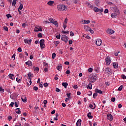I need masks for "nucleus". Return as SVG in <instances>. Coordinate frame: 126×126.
<instances>
[{
  "label": "nucleus",
  "instance_id": "1",
  "mask_svg": "<svg viewBox=\"0 0 126 126\" xmlns=\"http://www.w3.org/2000/svg\"><path fill=\"white\" fill-rule=\"evenodd\" d=\"M57 8L58 10H60V11H66V10H67V7H66L64 4L59 5L57 6Z\"/></svg>",
  "mask_w": 126,
  "mask_h": 126
},
{
  "label": "nucleus",
  "instance_id": "2",
  "mask_svg": "<svg viewBox=\"0 0 126 126\" xmlns=\"http://www.w3.org/2000/svg\"><path fill=\"white\" fill-rule=\"evenodd\" d=\"M120 14V11H119V9L118 8H114V13H112L111 15V17L112 18H115L117 15H119Z\"/></svg>",
  "mask_w": 126,
  "mask_h": 126
},
{
  "label": "nucleus",
  "instance_id": "3",
  "mask_svg": "<svg viewBox=\"0 0 126 126\" xmlns=\"http://www.w3.org/2000/svg\"><path fill=\"white\" fill-rule=\"evenodd\" d=\"M39 44L41 49H44L45 48V40L41 39L39 41Z\"/></svg>",
  "mask_w": 126,
  "mask_h": 126
},
{
  "label": "nucleus",
  "instance_id": "4",
  "mask_svg": "<svg viewBox=\"0 0 126 126\" xmlns=\"http://www.w3.org/2000/svg\"><path fill=\"white\" fill-rule=\"evenodd\" d=\"M61 40L65 42V43H67V41H68V37L64 35H62Z\"/></svg>",
  "mask_w": 126,
  "mask_h": 126
},
{
  "label": "nucleus",
  "instance_id": "5",
  "mask_svg": "<svg viewBox=\"0 0 126 126\" xmlns=\"http://www.w3.org/2000/svg\"><path fill=\"white\" fill-rule=\"evenodd\" d=\"M112 69L110 68H106L105 69V73H107L108 76L112 75Z\"/></svg>",
  "mask_w": 126,
  "mask_h": 126
},
{
  "label": "nucleus",
  "instance_id": "6",
  "mask_svg": "<svg viewBox=\"0 0 126 126\" xmlns=\"http://www.w3.org/2000/svg\"><path fill=\"white\" fill-rule=\"evenodd\" d=\"M34 75L31 73V72H29L28 74V76L29 77L28 79L30 80V84H32V82L31 81V77H33Z\"/></svg>",
  "mask_w": 126,
  "mask_h": 126
},
{
  "label": "nucleus",
  "instance_id": "7",
  "mask_svg": "<svg viewBox=\"0 0 126 126\" xmlns=\"http://www.w3.org/2000/svg\"><path fill=\"white\" fill-rule=\"evenodd\" d=\"M39 31L42 32V31H43V29L41 28V27L38 26H35V28L34 29V32H39Z\"/></svg>",
  "mask_w": 126,
  "mask_h": 126
},
{
  "label": "nucleus",
  "instance_id": "8",
  "mask_svg": "<svg viewBox=\"0 0 126 126\" xmlns=\"http://www.w3.org/2000/svg\"><path fill=\"white\" fill-rule=\"evenodd\" d=\"M94 12H103V8L99 9L97 7H94Z\"/></svg>",
  "mask_w": 126,
  "mask_h": 126
},
{
  "label": "nucleus",
  "instance_id": "9",
  "mask_svg": "<svg viewBox=\"0 0 126 126\" xmlns=\"http://www.w3.org/2000/svg\"><path fill=\"white\" fill-rule=\"evenodd\" d=\"M105 63L107 65H109L111 63V59H110V57L108 56L105 59Z\"/></svg>",
  "mask_w": 126,
  "mask_h": 126
},
{
  "label": "nucleus",
  "instance_id": "10",
  "mask_svg": "<svg viewBox=\"0 0 126 126\" xmlns=\"http://www.w3.org/2000/svg\"><path fill=\"white\" fill-rule=\"evenodd\" d=\"M107 120H109V121H113L114 117L112 116V114L108 113L107 115Z\"/></svg>",
  "mask_w": 126,
  "mask_h": 126
},
{
  "label": "nucleus",
  "instance_id": "11",
  "mask_svg": "<svg viewBox=\"0 0 126 126\" xmlns=\"http://www.w3.org/2000/svg\"><path fill=\"white\" fill-rule=\"evenodd\" d=\"M84 28L85 29H86V31H87L88 30H89V31H90V32H91V33L92 34L94 33V31L92 30H91V29H90V27H89V26H84Z\"/></svg>",
  "mask_w": 126,
  "mask_h": 126
},
{
  "label": "nucleus",
  "instance_id": "12",
  "mask_svg": "<svg viewBox=\"0 0 126 126\" xmlns=\"http://www.w3.org/2000/svg\"><path fill=\"white\" fill-rule=\"evenodd\" d=\"M68 21V20L67 19V18H65L63 24V28L64 30H65V29L66 28V24H67Z\"/></svg>",
  "mask_w": 126,
  "mask_h": 126
},
{
  "label": "nucleus",
  "instance_id": "13",
  "mask_svg": "<svg viewBox=\"0 0 126 126\" xmlns=\"http://www.w3.org/2000/svg\"><path fill=\"white\" fill-rule=\"evenodd\" d=\"M106 32L108 34H109L110 35H112V34H114L115 33V31H114V30H111L110 29H108L107 30Z\"/></svg>",
  "mask_w": 126,
  "mask_h": 126
},
{
  "label": "nucleus",
  "instance_id": "14",
  "mask_svg": "<svg viewBox=\"0 0 126 126\" xmlns=\"http://www.w3.org/2000/svg\"><path fill=\"white\" fill-rule=\"evenodd\" d=\"M95 44L97 46H101V44H102V40L100 39H96Z\"/></svg>",
  "mask_w": 126,
  "mask_h": 126
},
{
  "label": "nucleus",
  "instance_id": "15",
  "mask_svg": "<svg viewBox=\"0 0 126 126\" xmlns=\"http://www.w3.org/2000/svg\"><path fill=\"white\" fill-rule=\"evenodd\" d=\"M88 79L91 82H95V81H96V77L93 76L91 78H89Z\"/></svg>",
  "mask_w": 126,
  "mask_h": 126
},
{
  "label": "nucleus",
  "instance_id": "16",
  "mask_svg": "<svg viewBox=\"0 0 126 126\" xmlns=\"http://www.w3.org/2000/svg\"><path fill=\"white\" fill-rule=\"evenodd\" d=\"M81 24H89L90 20H84L81 22Z\"/></svg>",
  "mask_w": 126,
  "mask_h": 126
},
{
  "label": "nucleus",
  "instance_id": "17",
  "mask_svg": "<svg viewBox=\"0 0 126 126\" xmlns=\"http://www.w3.org/2000/svg\"><path fill=\"white\" fill-rule=\"evenodd\" d=\"M8 76L10 79H12V80H13V79H15V77H14V74H9Z\"/></svg>",
  "mask_w": 126,
  "mask_h": 126
},
{
  "label": "nucleus",
  "instance_id": "18",
  "mask_svg": "<svg viewBox=\"0 0 126 126\" xmlns=\"http://www.w3.org/2000/svg\"><path fill=\"white\" fill-rule=\"evenodd\" d=\"M81 126V119H79L76 123V126Z\"/></svg>",
  "mask_w": 126,
  "mask_h": 126
},
{
  "label": "nucleus",
  "instance_id": "19",
  "mask_svg": "<svg viewBox=\"0 0 126 126\" xmlns=\"http://www.w3.org/2000/svg\"><path fill=\"white\" fill-rule=\"evenodd\" d=\"M95 92L96 93H98L99 94H102L103 93V92H102V91L98 89H95Z\"/></svg>",
  "mask_w": 126,
  "mask_h": 126
},
{
  "label": "nucleus",
  "instance_id": "20",
  "mask_svg": "<svg viewBox=\"0 0 126 126\" xmlns=\"http://www.w3.org/2000/svg\"><path fill=\"white\" fill-rule=\"evenodd\" d=\"M26 64L29 65V66H32V62L30 61H29L26 63Z\"/></svg>",
  "mask_w": 126,
  "mask_h": 126
},
{
  "label": "nucleus",
  "instance_id": "21",
  "mask_svg": "<svg viewBox=\"0 0 126 126\" xmlns=\"http://www.w3.org/2000/svg\"><path fill=\"white\" fill-rule=\"evenodd\" d=\"M113 65L114 68H118L119 65L118 64V63H113Z\"/></svg>",
  "mask_w": 126,
  "mask_h": 126
},
{
  "label": "nucleus",
  "instance_id": "22",
  "mask_svg": "<svg viewBox=\"0 0 126 126\" xmlns=\"http://www.w3.org/2000/svg\"><path fill=\"white\" fill-rule=\"evenodd\" d=\"M16 114H18V115H20V114H21V111H20V108L16 109Z\"/></svg>",
  "mask_w": 126,
  "mask_h": 126
},
{
  "label": "nucleus",
  "instance_id": "23",
  "mask_svg": "<svg viewBox=\"0 0 126 126\" xmlns=\"http://www.w3.org/2000/svg\"><path fill=\"white\" fill-rule=\"evenodd\" d=\"M63 86L64 87V88H66L67 86H68V84L67 83H62Z\"/></svg>",
  "mask_w": 126,
  "mask_h": 126
},
{
  "label": "nucleus",
  "instance_id": "24",
  "mask_svg": "<svg viewBox=\"0 0 126 126\" xmlns=\"http://www.w3.org/2000/svg\"><path fill=\"white\" fill-rule=\"evenodd\" d=\"M87 88L88 89H92V84L90 83L89 85H87Z\"/></svg>",
  "mask_w": 126,
  "mask_h": 126
},
{
  "label": "nucleus",
  "instance_id": "25",
  "mask_svg": "<svg viewBox=\"0 0 126 126\" xmlns=\"http://www.w3.org/2000/svg\"><path fill=\"white\" fill-rule=\"evenodd\" d=\"M53 24H54L56 27H59V24L58 23V21H54V22L52 23Z\"/></svg>",
  "mask_w": 126,
  "mask_h": 126
},
{
  "label": "nucleus",
  "instance_id": "26",
  "mask_svg": "<svg viewBox=\"0 0 126 126\" xmlns=\"http://www.w3.org/2000/svg\"><path fill=\"white\" fill-rule=\"evenodd\" d=\"M87 116H88V118H89V119H93V116H92L91 115V112L88 113Z\"/></svg>",
  "mask_w": 126,
  "mask_h": 126
},
{
  "label": "nucleus",
  "instance_id": "27",
  "mask_svg": "<svg viewBox=\"0 0 126 126\" xmlns=\"http://www.w3.org/2000/svg\"><path fill=\"white\" fill-rule=\"evenodd\" d=\"M21 99L23 102H27V98L26 97L22 96Z\"/></svg>",
  "mask_w": 126,
  "mask_h": 126
},
{
  "label": "nucleus",
  "instance_id": "28",
  "mask_svg": "<svg viewBox=\"0 0 126 126\" xmlns=\"http://www.w3.org/2000/svg\"><path fill=\"white\" fill-rule=\"evenodd\" d=\"M54 1H49L47 3V4H48V5H53V4H54Z\"/></svg>",
  "mask_w": 126,
  "mask_h": 126
},
{
  "label": "nucleus",
  "instance_id": "29",
  "mask_svg": "<svg viewBox=\"0 0 126 126\" xmlns=\"http://www.w3.org/2000/svg\"><path fill=\"white\" fill-rule=\"evenodd\" d=\"M62 66L58 65L57 66V69H58V70H59V71H61L62 70Z\"/></svg>",
  "mask_w": 126,
  "mask_h": 126
},
{
  "label": "nucleus",
  "instance_id": "30",
  "mask_svg": "<svg viewBox=\"0 0 126 126\" xmlns=\"http://www.w3.org/2000/svg\"><path fill=\"white\" fill-rule=\"evenodd\" d=\"M19 57L20 59H23V58H24V54L22 53L19 54Z\"/></svg>",
  "mask_w": 126,
  "mask_h": 126
},
{
  "label": "nucleus",
  "instance_id": "31",
  "mask_svg": "<svg viewBox=\"0 0 126 126\" xmlns=\"http://www.w3.org/2000/svg\"><path fill=\"white\" fill-rule=\"evenodd\" d=\"M22 8H23V4H21L20 6L18 8V10H22Z\"/></svg>",
  "mask_w": 126,
  "mask_h": 126
},
{
  "label": "nucleus",
  "instance_id": "32",
  "mask_svg": "<svg viewBox=\"0 0 126 126\" xmlns=\"http://www.w3.org/2000/svg\"><path fill=\"white\" fill-rule=\"evenodd\" d=\"M0 6L4 7V2L3 1H1V2H0Z\"/></svg>",
  "mask_w": 126,
  "mask_h": 126
},
{
  "label": "nucleus",
  "instance_id": "33",
  "mask_svg": "<svg viewBox=\"0 0 126 126\" xmlns=\"http://www.w3.org/2000/svg\"><path fill=\"white\" fill-rule=\"evenodd\" d=\"M16 0H13L12 2V5L14 6H15V5L16 4Z\"/></svg>",
  "mask_w": 126,
  "mask_h": 126
},
{
  "label": "nucleus",
  "instance_id": "34",
  "mask_svg": "<svg viewBox=\"0 0 126 126\" xmlns=\"http://www.w3.org/2000/svg\"><path fill=\"white\" fill-rule=\"evenodd\" d=\"M38 38H42L43 37V35L42 34V33H39L37 35Z\"/></svg>",
  "mask_w": 126,
  "mask_h": 126
},
{
  "label": "nucleus",
  "instance_id": "35",
  "mask_svg": "<svg viewBox=\"0 0 126 126\" xmlns=\"http://www.w3.org/2000/svg\"><path fill=\"white\" fill-rule=\"evenodd\" d=\"M124 88V86L121 85L119 88H118V90L119 91H122V90H123V88Z\"/></svg>",
  "mask_w": 126,
  "mask_h": 126
},
{
  "label": "nucleus",
  "instance_id": "36",
  "mask_svg": "<svg viewBox=\"0 0 126 126\" xmlns=\"http://www.w3.org/2000/svg\"><path fill=\"white\" fill-rule=\"evenodd\" d=\"M97 96H98V94H97V93H94L93 94V98H94V99H95Z\"/></svg>",
  "mask_w": 126,
  "mask_h": 126
},
{
  "label": "nucleus",
  "instance_id": "37",
  "mask_svg": "<svg viewBox=\"0 0 126 126\" xmlns=\"http://www.w3.org/2000/svg\"><path fill=\"white\" fill-rule=\"evenodd\" d=\"M56 53H53L52 54V59H53V60H55V58H56Z\"/></svg>",
  "mask_w": 126,
  "mask_h": 126
},
{
  "label": "nucleus",
  "instance_id": "38",
  "mask_svg": "<svg viewBox=\"0 0 126 126\" xmlns=\"http://www.w3.org/2000/svg\"><path fill=\"white\" fill-rule=\"evenodd\" d=\"M3 29L5 30V31H8V28L6 26L3 27Z\"/></svg>",
  "mask_w": 126,
  "mask_h": 126
},
{
  "label": "nucleus",
  "instance_id": "39",
  "mask_svg": "<svg viewBox=\"0 0 126 126\" xmlns=\"http://www.w3.org/2000/svg\"><path fill=\"white\" fill-rule=\"evenodd\" d=\"M26 25H28L26 24V23H23L22 24V27H23V28H25V27H26Z\"/></svg>",
  "mask_w": 126,
  "mask_h": 126
},
{
  "label": "nucleus",
  "instance_id": "40",
  "mask_svg": "<svg viewBox=\"0 0 126 126\" xmlns=\"http://www.w3.org/2000/svg\"><path fill=\"white\" fill-rule=\"evenodd\" d=\"M16 80L17 82H18V83L21 82V79H18V78H17L16 79Z\"/></svg>",
  "mask_w": 126,
  "mask_h": 126
},
{
  "label": "nucleus",
  "instance_id": "41",
  "mask_svg": "<svg viewBox=\"0 0 126 126\" xmlns=\"http://www.w3.org/2000/svg\"><path fill=\"white\" fill-rule=\"evenodd\" d=\"M88 71L89 72H92V71H93V69L92 68H90L88 69Z\"/></svg>",
  "mask_w": 126,
  "mask_h": 126
},
{
  "label": "nucleus",
  "instance_id": "42",
  "mask_svg": "<svg viewBox=\"0 0 126 126\" xmlns=\"http://www.w3.org/2000/svg\"><path fill=\"white\" fill-rule=\"evenodd\" d=\"M24 42L26 44H29V41L28 39H25Z\"/></svg>",
  "mask_w": 126,
  "mask_h": 126
},
{
  "label": "nucleus",
  "instance_id": "43",
  "mask_svg": "<svg viewBox=\"0 0 126 126\" xmlns=\"http://www.w3.org/2000/svg\"><path fill=\"white\" fill-rule=\"evenodd\" d=\"M70 36L71 37H73V36H74V33H73V32H72V31L70 32Z\"/></svg>",
  "mask_w": 126,
  "mask_h": 126
},
{
  "label": "nucleus",
  "instance_id": "44",
  "mask_svg": "<svg viewBox=\"0 0 126 126\" xmlns=\"http://www.w3.org/2000/svg\"><path fill=\"white\" fill-rule=\"evenodd\" d=\"M121 77H122V78H123V79H126V76L125 75H122Z\"/></svg>",
  "mask_w": 126,
  "mask_h": 126
},
{
  "label": "nucleus",
  "instance_id": "45",
  "mask_svg": "<svg viewBox=\"0 0 126 126\" xmlns=\"http://www.w3.org/2000/svg\"><path fill=\"white\" fill-rule=\"evenodd\" d=\"M57 39H61V34L56 35Z\"/></svg>",
  "mask_w": 126,
  "mask_h": 126
},
{
  "label": "nucleus",
  "instance_id": "46",
  "mask_svg": "<svg viewBox=\"0 0 126 126\" xmlns=\"http://www.w3.org/2000/svg\"><path fill=\"white\" fill-rule=\"evenodd\" d=\"M111 100L112 102H115L116 101V98L112 97V98H111Z\"/></svg>",
  "mask_w": 126,
  "mask_h": 126
},
{
  "label": "nucleus",
  "instance_id": "47",
  "mask_svg": "<svg viewBox=\"0 0 126 126\" xmlns=\"http://www.w3.org/2000/svg\"><path fill=\"white\" fill-rule=\"evenodd\" d=\"M70 94H71L70 93L66 94V95H67V96L68 97V98L69 99H70Z\"/></svg>",
  "mask_w": 126,
  "mask_h": 126
},
{
  "label": "nucleus",
  "instance_id": "48",
  "mask_svg": "<svg viewBox=\"0 0 126 126\" xmlns=\"http://www.w3.org/2000/svg\"><path fill=\"white\" fill-rule=\"evenodd\" d=\"M49 21L51 23H53L54 22V19L53 18H50L49 19Z\"/></svg>",
  "mask_w": 126,
  "mask_h": 126
},
{
  "label": "nucleus",
  "instance_id": "49",
  "mask_svg": "<svg viewBox=\"0 0 126 126\" xmlns=\"http://www.w3.org/2000/svg\"><path fill=\"white\" fill-rule=\"evenodd\" d=\"M14 105V102H12L10 104V107H13Z\"/></svg>",
  "mask_w": 126,
  "mask_h": 126
},
{
  "label": "nucleus",
  "instance_id": "50",
  "mask_svg": "<svg viewBox=\"0 0 126 126\" xmlns=\"http://www.w3.org/2000/svg\"><path fill=\"white\" fill-rule=\"evenodd\" d=\"M18 52H22V49H21V47H19L18 48Z\"/></svg>",
  "mask_w": 126,
  "mask_h": 126
},
{
  "label": "nucleus",
  "instance_id": "51",
  "mask_svg": "<svg viewBox=\"0 0 126 126\" xmlns=\"http://www.w3.org/2000/svg\"><path fill=\"white\" fill-rule=\"evenodd\" d=\"M15 104V107H16V108H18V104L17 103V102H15L14 103Z\"/></svg>",
  "mask_w": 126,
  "mask_h": 126
},
{
  "label": "nucleus",
  "instance_id": "52",
  "mask_svg": "<svg viewBox=\"0 0 126 126\" xmlns=\"http://www.w3.org/2000/svg\"><path fill=\"white\" fill-rule=\"evenodd\" d=\"M0 92H4V90H3V89H2V88H1V87H0Z\"/></svg>",
  "mask_w": 126,
  "mask_h": 126
},
{
  "label": "nucleus",
  "instance_id": "53",
  "mask_svg": "<svg viewBox=\"0 0 126 126\" xmlns=\"http://www.w3.org/2000/svg\"><path fill=\"white\" fill-rule=\"evenodd\" d=\"M33 90H34V91H37L38 90V87H33Z\"/></svg>",
  "mask_w": 126,
  "mask_h": 126
},
{
  "label": "nucleus",
  "instance_id": "54",
  "mask_svg": "<svg viewBox=\"0 0 126 126\" xmlns=\"http://www.w3.org/2000/svg\"><path fill=\"white\" fill-rule=\"evenodd\" d=\"M47 103H48V100H44V101H43L44 105L47 104Z\"/></svg>",
  "mask_w": 126,
  "mask_h": 126
},
{
  "label": "nucleus",
  "instance_id": "55",
  "mask_svg": "<svg viewBox=\"0 0 126 126\" xmlns=\"http://www.w3.org/2000/svg\"><path fill=\"white\" fill-rule=\"evenodd\" d=\"M6 16L8 19L9 18V17H11V15H10V14H8L7 15H6Z\"/></svg>",
  "mask_w": 126,
  "mask_h": 126
},
{
  "label": "nucleus",
  "instance_id": "56",
  "mask_svg": "<svg viewBox=\"0 0 126 126\" xmlns=\"http://www.w3.org/2000/svg\"><path fill=\"white\" fill-rule=\"evenodd\" d=\"M108 12H109L108 9H105L104 10V13H108Z\"/></svg>",
  "mask_w": 126,
  "mask_h": 126
},
{
  "label": "nucleus",
  "instance_id": "57",
  "mask_svg": "<svg viewBox=\"0 0 126 126\" xmlns=\"http://www.w3.org/2000/svg\"><path fill=\"white\" fill-rule=\"evenodd\" d=\"M65 73L66 74H69V73H70V71H69V70H67L66 72Z\"/></svg>",
  "mask_w": 126,
  "mask_h": 126
},
{
  "label": "nucleus",
  "instance_id": "58",
  "mask_svg": "<svg viewBox=\"0 0 126 126\" xmlns=\"http://www.w3.org/2000/svg\"><path fill=\"white\" fill-rule=\"evenodd\" d=\"M56 91V92H61V90H60V89L57 88Z\"/></svg>",
  "mask_w": 126,
  "mask_h": 126
},
{
  "label": "nucleus",
  "instance_id": "59",
  "mask_svg": "<svg viewBox=\"0 0 126 126\" xmlns=\"http://www.w3.org/2000/svg\"><path fill=\"white\" fill-rule=\"evenodd\" d=\"M12 119V117H11V116H8V120L9 121H10V120H11Z\"/></svg>",
  "mask_w": 126,
  "mask_h": 126
},
{
  "label": "nucleus",
  "instance_id": "60",
  "mask_svg": "<svg viewBox=\"0 0 126 126\" xmlns=\"http://www.w3.org/2000/svg\"><path fill=\"white\" fill-rule=\"evenodd\" d=\"M59 44H60V42L59 41H56L55 44L56 45V47L57 46H58V45H59Z\"/></svg>",
  "mask_w": 126,
  "mask_h": 126
},
{
  "label": "nucleus",
  "instance_id": "61",
  "mask_svg": "<svg viewBox=\"0 0 126 126\" xmlns=\"http://www.w3.org/2000/svg\"><path fill=\"white\" fill-rule=\"evenodd\" d=\"M48 84L47 83H45L44 84V87H48Z\"/></svg>",
  "mask_w": 126,
  "mask_h": 126
},
{
  "label": "nucleus",
  "instance_id": "62",
  "mask_svg": "<svg viewBox=\"0 0 126 126\" xmlns=\"http://www.w3.org/2000/svg\"><path fill=\"white\" fill-rule=\"evenodd\" d=\"M34 70H36L37 71H39V67H36L34 68Z\"/></svg>",
  "mask_w": 126,
  "mask_h": 126
},
{
  "label": "nucleus",
  "instance_id": "63",
  "mask_svg": "<svg viewBox=\"0 0 126 126\" xmlns=\"http://www.w3.org/2000/svg\"><path fill=\"white\" fill-rule=\"evenodd\" d=\"M72 40H70L69 41V45H71V44H72Z\"/></svg>",
  "mask_w": 126,
  "mask_h": 126
},
{
  "label": "nucleus",
  "instance_id": "64",
  "mask_svg": "<svg viewBox=\"0 0 126 126\" xmlns=\"http://www.w3.org/2000/svg\"><path fill=\"white\" fill-rule=\"evenodd\" d=\"M44 71H45V72H47V71H48V68L45 67V68L44 69Z\"/></svg>",
  "mask_w": 126,
  "mask_h": 126
}]
</instances>
